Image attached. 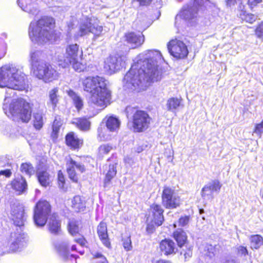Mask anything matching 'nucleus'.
I'll return each instance as SVG.
<instances>
[{"label": "nucleus", "instance_id": "obj_1", "mask_svg": "<svg viewBox=\"0 0 263 263\" xmlns=\"http://www.w3.org/2000/svg\"><path fill=\"white\" fill-rule=\"evenodd\" d=\"M163 60L161 53L157 50H147L140 53L124 77V89L129 92H140L152 83L160 81L162 70L159 64Z\"/></svg>", "mask_w": 263, "mask_h": 263}, {"label": "nucleus", "instance_id": "obj_2", "mask_svg": "<svg viewBox=\"0 0 263 263\" xmlns=\"http://www.w3.org/2000/svg\"><path fill=\"white\" fill-rule=\"evenodd\" d=\"M107 83L99 76L88 77L83 81L84 90L90 94L87 108L89 118L94 117L110 104L111 91L107 88Z\"/></svg>", "mask_w": 263, "mask_h": 263}, {"label": "nucleus", "instance_id": "obj_3", "mask_svg": "<svg viewBox=\"0 0 263 263\" xmlns=\"http://www.w3.org/2000/svg\"><path fill=\"white\" fill-rule=\"evenodd\" d=\"M27 81L26 75L13 65H6L0 68V87H6L4 101L8 98L11 102L18 99L12 98L15 95V90L25 89Z\"/></svg>", "mask_w": 263, "mask_h": 263}, {"label": "nucleus", "instance_id": "obj_4", "mask_svg": "<svg viewBox=\"0 0 263 263\" xmlns=\"http://www.w3.org/2000/svg\"><path fill=\"white\" fill-rule=\"evenodd\" d=\"M54 20L52 17L44 16L38 21H32L28 28V35L32 42L43 44L54 37Z\"/></svg>", "mask_w": 263, "mask_h": 263}, {"label": "nucleus", "instance_id": "obj_5", "mask_svg": "<svg viewBox=\"0 0 263 263\" xmlns=\"http://www.w3.org/2000/svg\"><path fill=\"white\" fill-rule=\"evenodd\" d=\"M9 101L7 98L3 103V109L5 114L13 120L28 122L32 112L30 104L21 98L12 101L11 103Z\"/></svg>", "mask_w": 263, "mask_h": 263}, {"label": "nucleus", "instance_id": "obj_6", "mask_svg": "<svg viewBox=\"0 0 263 263\" xmlns=\"http://www.w3.org/2000/svg\"><path fill=\"white\" fill-rule=\"evenodd\" d=\"M82 50H80L79 45L74 44L68 45L65 54L58 55L57 58L60 62L59 65L62 67H66L71 65L76 71L81 72L86 69V64L80 61V60H82Z\"/></svg>", "mask_w": 263, "mask_h": 263}, {"label": "nucleus", "instance_id": "obj_7", "mask_svg": "<svg viewBox=\"0 0 263 263\" xmlns=\"http://www.w3.org/2000/svg\"><path fill=\"white\" fill-rule=\"evenodd\" d=\"M103 27L99 25V21L95 17H86L80 24L78 32L74 35L76 39L89 33L93 34V42L97 41L102 35Z\"/></svg>", "mask_w": 263, "mask_h": 263}, {"label": "nucleus", "instance_id": "obj_8", "mask_svg": "<svg viewBox=\"0 0 263 263\" xmlns=\"http://www.w3.org/2000/svg\"><path fill=\"white\" fill-rule=\"evenodd\" d=\"M33 76L45 83L57 80L59 73L54 67L47 62H41L32 69Z\"/></svg>", "mask_w": 263, "mask_h": 263}, {"label": "nucleus", "instance_id": "obj_9", "mask_svg": "<svg viewBox=\"0 0 263 263\" xmlns=\"http://www.w3.org/2000/svg\"><path fill=\"white\" fill-rule=\"evenodd\" d=\"M164 210L160 205L153 204L151 205L149 214L147 218L148 222L147 231L151 233L155 229V227L161 226L164 221Z\"/></svg>", "mask_w": 263, "mask_h": 263}, {"label": "nucleus", "instance_id": "obj_10", "mask_svg": "<svg viewBox=\"0 0 263 263\" xmlns=\"http://www.w3.org/2000/svg\"><path fill=\"white\" fill-rule=\"evenodd\" d=\"M51 212V207L49 202L45 201H40L36 205L34 213V221L37 227L44 226Z\"/></svg>", "mask_w": 263, "mask_h": 263}, {"label": "nucleus", "instance_id": "obj_11", "mask_svg": "<svg viewBox=\"0 0 263 263\" xmlns=\"http://www.w3.org/2000/svg\"><path fill=\"white\" fill-rule=\"evenodd\" d=\"M151 118L143 110H136L132 117V127L134 132H142L146 130L150 124Z\"/></svg>", "mask_w": 263, "mask_h": 263}, {"label": "nucleus", "instance_id": "obj_12", "mask_svg": "<svg viewBox=\"0 0 263 263\" xmlns=\"http://www.w3.org/2000/svg\"><path fill=\"white\" fill-rule=\"evenodd\" d=\"M180 198L175 190L170 186L163 187L162 193V203L166 209H175L180 205Z\"/></svg>", "mask_w": 263, "mask_h": 263}, {"label": "nucleus", "instance_id": "obj_13", "mask_svg": "<svg viewBox=\"0 0 263 263\" xmlns=\"http://www.w3.org/2000/svg\"><path fill=\"white\" fill-rule=\"evenodd\" d=\"M127 57L125 55L109 56L105 61L104 69L106 72L111 74L125 66Z\"/></svg>", "mask_w": 263, "mask_h": 263}, {"label": "nucleus", "instance_id": "obj_14", "mask_svg": "<svg viewBox=\"0 0 263 263\" xmlns=\"http://www.w3.org/2000/svg\"><path fill=\"white\" fill-rule=\"evenodd\" d=\"M167 48L170 54L177 59L186 58L189 53L185 44L177 39L171 40L167 45Z\"/></svg>", "mask_w": 263, "mask_h": 263}, {"label": "nucleus", "instance_id": "obj_15", "mask_svg": "<svg viewBox=\"0 0 263 263\" xmlns=\"http://www.w3.org/2000/svg\"><path fill=\"white\" fill-rule=\"evenodd\" d=\"M67 172L69 178L73 182L78 181L80 175L85 171L84 165L73 161L71 157H66Z\"/></svg>", "mask_w": 263, "mask_h": 263}, {"label": "nucleus", "instance_id": "obj_16", "mask_svg": "<svg viewBox=\"0 0 263 263\" xmlns=\"http://www.w3.org/2000/svg\"><path fill=\"white\" fill-rule=\"evenodd\" d=\"M11 217L14 224L21 230L25 220L24 209L22 204L14 203L11 205Z\"/></svg>", "mask_w": 263, "mask_h": 263}, {"label": "nucleus", "instance_id": "obj_17", "mask_svg": "<svg viewBox=\"0 0 263 263\" xmlns=\"http://www.w3.org/2000/svg\"><path fill=\"white\" fill-rule=\"evenodd\" d=\"M69 242L67 240L58 241L54 243L55 250L61 259L67 261L76 258V255L70 253Z\"/></svg>", "mask_w": 263, "mask_h": 263}, {"label": "nucleus", "instance_id": "obj_18", "mask_svg": "<svg viewBox=\"0 0 263 263\" xmlns=\"http://www.w3.org/2000/svg\"><path fill=\"white\" fill-rule=\"evenodd\" d=\"M221 187V184L218 180H213L205 185L201 190V196L204 199L211 200L214 198L213 193H218Z\"/></svg>", "mask_w": 263, "mask_h": 263}, {"label": "nucleus", "instance_id": "obj_19", "mask_svg": "<svg viewBox=\"0 0 263 263\" xmlns=\"http://www.w3.org/2000/svg\"><path fill=\"white\" fill-rule=\"evenodd\" d=\"M123 40L129 45L132 48L135 49L143 44L144 42V36L140 32L130 31L124 34Z\"/></svg>", "mask_w": 263, "mask_h": 263}, {"label": "nucleus", "instance_id": "obj_20", "mask_svg": "<svg viewBox=\"0 0 263 263\" xmlns=\"http://www.w3.org/2000/svg\"><path fill=\"white\" fill-rule=\"evenodd\" d=\"M10 248L12 251H18L26 245V239L24 233L18 232L12 233L10 236Z\"/></svg>", "mask_w": 263, "mask_h": 263}, {"label": "nucleus", "instance_id": "obj_21", "mask_svg": "<svg viewBox=\"0 0 263 263\" xmlns=\"http://www.w3.org/2000/svg\"><path fill=\"white\" fill-rule=\"evenodd\" d=\"M37 1L17 0V4L23 11L33 15H36L39 11L36 3Z\"/></svg>", "mask_w": 263, "mask_h": 263}, {"label": "nucleus", "instance_id": "obj_22", "mask_svg": "<svg viewBox=\"0 0 263 263\" xmlns=\"http://www.w3.org/2000/svg\"><path fill=\"white\" fill-rule=\"evenodd\" d=\"M197 13V10L192 6V4L189 3L186 8H184L181 11L180 14L176 16L175 25H177V21L179 18H182L185 20H190L196 17Z\"/></svg>", "mask_w": 263, "mask_h": 263}, {"label": "nucleus", "instance_id": "obj_23", "mask_svg": "<svg viewBox=\"0 0 263 263\" xmlns=\"http://www.w3.org/2000/svg\"><path fill=\"white\" fill-rule=\"evenodd\" d=\"M159 247L161 252L166 255L174 254L177 250L175 243L169 239L162 240L159 244Z\"/></svg>", "mask_w": 263, "mask_h": 263}, {"label": "nucleus", "instance_id": "obj_24", "mask_svg": "<svg viewBox=\"0 0 263 263\" xmlns=\"http://www.w3.org/2000/svg\"><path fill=\"white\" fill-rule=\"evenodd\" d=\"M97 233L102 243L107 248L110 247V242L108 239L107 225L104 222H101L97 227Z\"/></svg>", "mask_w": 263, "mask_h": 263}, {"label": "nucleus", "instance_id": "obj_25", "mask_svg": "<svg viewBox=\"0 0 263 263\" xmlns=\"http://www.w3.org/2000/svg\"><path fill=\"white\" fill-rule=\"evenodd\" d=\"M12 188L18 194L26 192L27 189V184L26 180L23 177H17L12 181L11 183Z\"/></svg>", "mask_w": 263, "mask_h": 263}, {"label": "nucleus", "instance_id": "obj_26", "mask_svg": "<svg viewBox=\"0 0 263 263\" xmlns=\"http://www.w3.org/2000/svg\"><path fill=\"white\" fill-rule=\"evenodd\" d=\"M104 120H105L106 127L110 132L117 133L118 132L121 122L118 118L110 116L106 117Z\"/></svg>", "mask_w": 263, "mask_h": 263}, {"label": "nucleus", "instance_id": "obj_27", "mask_svg": "<svg viewBox=\"0 0 263 263\" xmlns=\"http://www.w3.org/2000/svg\"><path fill=\"white\" fill-rule=\"evenodd\" d=\"M217 246L212 245L209 243H203L200 247V252L205 257L210 259H212L215 255L217 252Z\"/></svg>", "mask_w": 263, "mask_h": 263}, {"label": "nucleus", "instance_id": "obj_28", "mask_svg": "<svg viewBox=\"0 0 263 263\" xmlns=\"http://www.w3.org/2000/svg\"><path fill=\"white\" fill-rule=\"evenodd\" d=\"M49 231L54 234H59L61 231V223L58 219V216L53 214L50 216L48 223Z\"/></svg>", "mask_w": 263, "mask_h": 263}, {"label": "nucleus", "instance_id": "obj_29", "mask_svg": "<svg viewBox=\"0 0 263 263\" xmlns=\"http://www.w3.org/2000/svg\"><path fill=\"white\" fill-rule=\"evenodd\" d=\"M71 208L74 212H83L86 208L85 199L80 196H75L71 201Z\"/></svg>", "mask_w": 263, "mask_h": 263}, {"label": "nucleus", "instance_id": "obj_30", "mask_svg": "<svg viewBox=\"0 0 263 263\" xmlns=\"http://www.w3.org/2000/svg\"><path fill=\"white\" fill-rule=\"evenodd\" d=\"M44 57L43 52L41 50H31L30 52V62L32 69L34 66H37L41 62H45L42 60Z\"/></svg>", "mask_w": 263, "mask_h": 263}, {"label": "nucleus", "instance_id": "obj_31", "mask_svg": "<svg viewBox=\"0 0 263 263\" xmlns=\"http://www.w3.org/2000/svg\"><path fill=\"white\" fill-rule=\"evenodd\" d=\"M72 123L82 131H88L90 128L91 122L85 117L74 119Z\"/></svg>", "mask_w": 263, "mask_h": 263}, {"label": "nucleus", "instance_id": "obj_32", "mask_svg": "<svg viewBox=\"0 0 263 263\" xmlns=\"http://www.w3.org/2000/svg\"><path fill=\"white\" fill-rule=\"evenodd\" d=\"M67 145L73 148H77L82 144V140L79 139L73 132L68 134L66 136Z\"/></svg>", "mask_w": 263, "mask_h": 263}, {"label": "nucleus", "instance_id": "obj_33", "mask_svg": "<svg viewBox=\"0 0 263 263\" xmlns=\"http://www.w3.org/2000/svg\"><path fill=\"white\" fill-rule=\"evenodd\" d=\"M45 115L42 111H39L33 114V125L37 130L41 129L44 123Z\"/></svg>", "mask_w": 263, "mask_h": 263}, {"label": "nucleus", "instance_id": "obj_34", "mask_svg": "<svg viewBox=\"0 0 263 263\" xmlns=\"http://www.w3.org/2000/svg\"><path fill=\"white\" fill-rule=\"evenodd\" d=\"M63 124L62 120L59 116L55 117L52 125L51 137L53 140H55L59 135L60 129Z\"/></svg>", "mask_w": 263, "mask_h": 263}, {"label": "nucleus", "instance_id": "obj_35", "mask_svg": "<svg viewBox=\"0 0 263 263\" xmlns=\"http://www.w3.org/2000/svg\"><path fill=\"white\" fill-rule=\"evenodd\" d=\"M173 235L179 247H182L185 243L187 240V236L185 232L182 229L176 230L174 232Z\"/></svg>", "mask_w": 263, "mask_h": 263}, {"label": "nucleus", "instance_id": "obj_36", "mask_svg": "<svg viewBox=\"0 0 263 263\" xmlns=\"http://www.w3.org/2000/svg\"><path fill=\"white\" fill-rule=\"evenodd\" d=\"M67 93L72 100L73 103L77 110H80L81 109L84 105L83 99L72 90H69Z\"/></svg>", "mask_w": 263, "mask_h": 263}, {"label": "nucleus", "instance_id": "obj_37", "mask_svg": "<svg viewBox=\"0 0 263 263\" xmlns=\"http://www.w3.org/2000/svg\"><path fill=\"white\" fill-rule=\"evenodd\" d=\"M58 91V88H54L51 89L49 92V101L47 103V105L50 106L53 109H54L56 107L59 101Z\"/></svg>", "mask_w": 263, "mask_h": 263}, {"label": "nucleus", "instance_id": "obj_38", "mask_svg": "<svg viewBox=\"0 0 263 263\" xmlns=\"http://www.w3.org/2000/svg\"><path fill=\"white\" fill-rule=\"evenodd\" d=\"M2 133L10 138H14L16 135V130L12 125L7 123H3L0 126Z\"/></svg>", "mask_w": 263, "mask_h": 263}, {"label": "nucleus", "instance_id": "obj_39", "mask_svg": "<svg viewBox=\"0 0 263 263\" xmlns=\"http://www.w3.org/2000/svg\"><path fill=\"white\" fill-rule=\"evenodd\" d=\"M37 178L39 182L43 186H49L51 182V177L46 171L38 172Z\"/></svg>", "mask_w": 263, "mask_h": 263}, {"label": "nucleus", "instance_id": "obj_40", "mask_svg": "<svg viewBox=\"0 0 263 263\" xmlns=\"http://www.w3.org/2000/svg\"><path fill=\"white\" fill-rule=\"evenodd\" d=\"M117 173L116 163L110 164L109 169L106 174L104 179V186L106 187L109 183L110 180L116 176Z\"/></svg>", "mask_w": 263, "mask_h": 263}, {"label": "nucleus", "instance_id": "obj_41", "mask_svg": "<svg viewBox=\"0 0 263 263\" xmlns=\"http://www.w3.org/2000/svg\"><path fill=\"white\" fill-rule=\"evenodd\" d=\"M112 132H110L107 128L100 127L98 129V137L101 141H108L112 138Z\"/></svg>", "mask_w": 263, "mask_h": 263}, {"label": "nucleus", "instance_id": "obj_42", "mask_svg": "<svg viewBox=\"0 0 263 263\" xmlns=\"http://www.w3.org/2000/svg\"><path fill=\"white\" fill-rule=\"evenodd\" d=\"M250 240V246L252 249H258L263 245V238L259 235H252Z\"/></svg>", "mask_w": 263, "mask_h": 263}, {"label": "nucleus", "instance_id": "obj_43", "mask_svg": "<svg viewBox=\"0 0 263 263\" xmlns=\"http://www.w3.org/2000/svg\"><path fill=\"white\" fill-rule=\"evenodd\" d=\"M181 101L177 98H171L167 101L166 107L168 110L174 112L179 107Z\"/></svg>", "mask_w": 263, "mask_h": 263}, {"label": "nucleus", "instance_id": "obj_44", "mask_svg": "<svg viewBox=\"0 0 263 263\" xmlns=\"http://www.w3.org/2000/svg\"><path fill=\"white\" fill-rule=\"evenodd\" d=\"M21 172L25 175L31 176L35 173V170L32 164L30 163H24L21 166Z\"/></svg>", "mask_w": 263, "mask_h": 263}, {"label": "nucleus", "instance_id": "obj_45", "mask_svg": "<svg viewBox=\"0 0 263 263\" xmlns=\"http://www.w3.org/2000/svg\"><path fill=\"white\" fill-rule=\"evenodd\" d=\"M190 4H192V6L198 12L200 10L202 9V7L208 6L209 1L208 0H194V2H191Z\"/></svg>", "mask_w": 263, "mask_h": 263}, {"label": "nucleus", "instance_id": "obj_46", "mask_svg": "<svg viewBox=\"0 0 263 263\" xmlns=\"http://www.w3.org/2000/svg\"><path fill=\"white\" fill-rule=\"evenodd\" d=\"M240 16L242 20L250 24L253 23L257 18V16L254 14L248 13L246 12H243L242 14H240Z\"/></svg>", "mask_w": 263, "mask_h": 263}, {"label": "nucleus", "instance_id": "obj_47", "mask_svg": "<svg viewBox=\"0 0 263 263\" xmlns=\"http://www.w3.org/2000/svg\"><path fill=\"white\" fill-rule=\"evenodd\" d=\"M180 253L184 256L185 261L189 260L192 256V247L190 245H185Z\"/></svg>", "mask_w": 263, "mask_h": 263}, {"label": "nucleus", "instance_id": "obj_48", "mask_svg": "<svg viewBox=\"0 0 263 263\" xmlns=\"http://www.w3.org/2000/svg\"><path fill=\"white\" fill-rule=\"evenodd\" d=\"M92 254L95 260L94 263H108L106 258L102 253L95 252L92 253Z\"/></svg>", "mask_w": 263, "mask_h": 263}, {"label": "nucleus", "instance_id": "obj_49", "mask_svg": "<svg viewBox=\"0 0 263 263\" xmlns=\"http://www.w3.org/2000/svg\"><path fill=\"white\" fill-rule=\"evenodd\" d=\"M68 226L69 232L72 235H76L79 232V228L78 221L71 220L69 222Z\"/></svg>", "mask_w": 263, "mask_h": 263}, {"label": "nucleus", "instance_id": "obj_50", "mask_svg": "<svg viewBox=\"0 0 263 263\" xmlns=\"http://www.w3.org/2000/svg\"><path fill=\"white\" fill-rule=\"evenodd\" d=\"M112 149V146L109 144L101 145L99 148V155L103 156L104 155L107 154Z\"/></svg>", "mask_w": 263, "mask_h": 263}, {"label": "nucleus", "instance_id": "obj_51", "mask_svg": "<svg viewBox=\"0 0 263 263\" xmlns=\"http://www.w3.org/2000/svg\"><path fill=\"white\" fill-rule=\"evenodd\" d=\"M122 242L123 248L126 251H129L132 250L133 246L130 236L123 238Z\"/></svg>", "mask_w": 263, "mask_h": 263}, {"label": "nucleus", "instance_id": "obj_52", "mask_svg": "<svg viewBox=\"0 0 263 263\" xmlns=\"http://www.w3.org/2000/svg\"><path fill=\"white\" fill-rule=\"evenodd\" d=\"M7 44L3 41H0V59L3 58L7 52Z\"/></svg>", "mask_w": 263, "mask_h": 263}, {"label": "nucleus", "instance_id": "obj_53", "mask_svg": "<svg viewBox=\"0 0 263 263\" xmlns=\"http://www.w3.org/2000/svg\"><path fill=\"white\" fill-rule=\"evenodd\" d=\"M253 133L257 134L260 138L263 133V120L262 121L255 125Z\"/></svg>", "mask_w": 263, "mask_h": 263}, {"label": "nucleus", "instance_id": "obj_54", "mask_svg": "<svg viewBox=\"0 0 263 263\" xmlns=\"http://www.w3.org/2000/svg\"><path fill=\"white\" fill-rule=\"evenodd\" d=\"M255 33L258 38H263V22L260 23L257 26Z\"/></svg>", "mask_w": 263, "mask_h": 263}, {"label": "nucleus", "instance_id": "obj_55", "mask_svg": "<svg viewBox=\"0 0 263 263\" xmlns=\"http://www.w3.org/2000/svg\"><path fill=\"white\" fill-rule=\"evenodd\" d=\"M58 181L60 187H63L65 183V178L63 173L61 171L58 172Z\"/></svg>", "mask_w": 263, "mask_h": 263}, {"label": "nucleus", "instance_id": "obj_56", "mask_svg": "<svg viewBox=\"0 0 263 263\" xmlns=\"http://www.w3.org/2000/svg\"><path fill=\"white\" fill-rule=\"evenodd\" d=\"M190 217L189 216H185L182 217L179 219V225L183 227L186 226L189 222Z\"/></svg>", "mask_w": 263, "mask_h": 263}, {"label": "nucleus", "instance_id": "obj_57", "mask_svg": "<svg viewBox=\"0 0 263 263\" xmlns=\"http://www.w3.org/2000/svg\"><path fill=\"white\" fill-rule=\"evenodd\" d=\"M236 249L239 254L246 256L248 254V252L247 248L243 246H238V247H237Z\"/></svg>", "mask_w": 263, "mask_h": 263}, {"label": "nucleus", "instance_id": "obj_58", "mask_svg": "<svg viewBox=\"0 0 263 263\" xmlns=\"http://www.w3.org/2000/svg\"><path fill=\"white\" fill-rule=\"evenodd\" d=\"M262 0H248V4L251 9L253 8L258 4L261 2Z\"/></svg>", "mask_w": 263, "mask_h": 263}, {"label": "nucleus", "instance_id": "obj_59", "mask_svg": "<svg viewBox=\"0 0 263 263\" xmlns=\"http://www.w3.org/2000/svg\"><path fill=\"white\" fill-rule=\"evenodd\" d=\"M74 241L79 243L81 247L85 246L86 243V240L83 236H81L79 238L75 239Z\"/></svg>", "mask_w": 263, "mask_h": 263}, {"label": "nucleus", "instance_id": "obj_60", "mask_svg": "<svg viewBox=\"0 0 263 263\" xmlns=\"http://www.w3.org/2000/svg\"><path fill=\"white\" fill-rule=\"evenodd\" d=\"M11 175L12 172L9 169H6L0 171V176L4 175L6 177L9 178L11 176Z\"/></svg>", "mask_w": 263, "mask_h": 263}, {"label": "nucleus", "instance_id": "obj_61", "mask_svg": "<svg viewBox=\"0 0 263 263\" xmlns=\"http://www.w3.org/2000/svg\"><path fill=\"white\" fill-rule=\"evenodd\" d=\"M133 2H138L139 5L145 6L150 4L152 0H133Z\"/></svg>", "mask_w": 263, "mask_h": 263}, {"label": "nucleus", "instance_id": "obj_62", "mask_svg": "<svg viewBox=\"0 0 263 263\" xmlns=\"http://www.w3.org/2000/svg\"><path fill=\"white\" fill-rule=\"evenodd\" d=\"M124 162L129 165H132L134 163V160L132 157L126 156L124 158Z\"/></svg>", "mask_w": 263, "mask_h": 263}, {"label": "nucleus", "instance_id": "obj_63", "mask_svg": "<svg viewBox=\"0 0 263 263\" xmlns=\"http://www.w3.org/2000/svg\"><path fill=\"white\" fill-rule=\"evenodd\" d=\"M223 263H239V262L235 259L229 258L226 259Z\"/></svg>", "mask_w": 263, "mask_h": 263}, {"label": "nucleus", "instance_id": "obj_64", "mask_svg": "<svg viewBox=\"0 0 263 263\" xmlns=\"http://www.w3.org/2000/svg\"><path fill=\"white\" fill-rule=\"evenodd\" d=\"M240 0H227V5L230 7L234 5L237 2Z\"/></svg>", "mask_w": 263, "mask_h": 263}]
</instances>
